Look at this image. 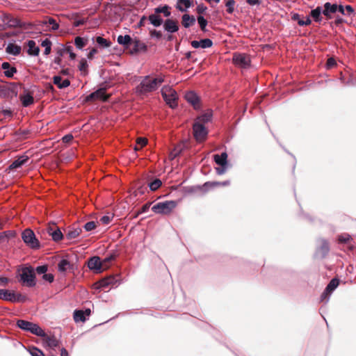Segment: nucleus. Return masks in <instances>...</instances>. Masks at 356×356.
Masks as SVG:
<instances>
[{
    "label": "nucleus",
    "mask_w": 356,
    "mask_h": 356,
    "mask_svg": "<svg viewBox=\"0 0 356 356\" xmlns=\"http://www.w3.org/2000/svg\"><path fill=\"white\" fill-rule=\"evenodd\" d=\"M233 62L241 67L247 68L250 66L251 60L250 56L246 54L235 53L233 56Z\"/></svg>",
    "instance_id": "obj_10"
},
{
    "label": "nucleus",
    "mask_w": 356,
    "mask_h": 356,
    "mask_svg": "<svg viewBox=\"0 0 356 356\" xmlns=\"http://www.w3.org/2000/svg\"><path fill=\"white\" fill-rule=\"evenodd\" d=\"M0 298L12 302H24L26 300V296H22L20 293H15V292H10L6 289H1Z\"/></svg>",
    "instance_id": "obj_7"
},
{
    "label": "nucleus",
    "mask_w": 356,
    "mask_h": 356,
    "mask_svg": "<svg viewBox=\"0 0 356 356\" xmlns=\"http://www.w3.org/2000/svg\"><path fill=\"white\" fill-rule=\"evenodd\" d=\"M227 156V152H223L220 154L213 155V160L218 165H228Z\"/></svg>",
    "instance_id": "obj_24"
},
{
    "label": "nucleus",
    "mask_w": 356,
    "mask_h": 356,
    "mask_svg": "<svg viewBox=\"0 0 356 356\" xmlns=\"http://www.w3.org/2000/svg\"><path fill=\"white\" fill-rule=\"evenodd\" d=\"M163 98L165 103L172 108L177 106V100L178 99L176 91L169 86H165L161 90Z\"/></svg>",
    "instance_id": "obj_2"
},
{
    "label": "nucleus",
    "mask_w": 356,
    "mask_h": 356,
    "mask_svg": "<svg viewBox=\"0 0 356 356\" xmlns=\"http://www.w3.org/2000/svg\"><path fill=\"white\" fill-rule=\"evenodd\" d=\"M193 136L197 142H202L206 140L208 131L204 124L200 122H195L193 126Z\"/></svg>",
    "instance_id": "obj_8"
},
{
    "label": "nucleus",
    "mask_w": 356,
    "mask_h": 356,
    "mask_svg": "<svg viewBox=\"0 0 356 356\" xmlns=\"http://www.w3.org/2000/svg\"><path fill=\"white\" fill-rule=\"evenodd\" d=\"M228 165H219V167L216 168V172L218 175H221L225 173L227 170Z\"/></svg>",
    "instance_id": "obj_56"
},
{
    "label": "nucleus",
    "mask_w": 356,
    "mask_h": 356,
    "mask_svg": "<svg viewBox=\"0 0 356 356\" xmlns=\"http://www.w3.org/2000/svg\"><path fill=\"white\" fill-rule=\"evenodd\" d=\"M212 118V112L208 111L198 118H197L195 122H200V123L204 124L211 120Z\"/></svg>",
    "instance_id": "obj_39"
},
{
    "label": "nucleus",
    "mask_w": 356,
    "mask_h": 356,
    "mask_svg": "<svg viewBox=\"0 0 356 356\" xmlns=\"http://www.w3.org/2000/svg\"><path fill=\"white\" fill-rule=\"evenodd\" d=\"M156 90L155 81H149V76H144L140 84L136 87V92L138 95H145Z\"/></svg>",
    "instance_id": "obj_6"
},
{
    "label": "nucleus",
    "mask_w": 356,
    "mask_h": 356,
    "mask_svg": "<svg viewBox=\"0 0 356 356\" xmlns=\"http://www.w3.org/2000/svg\"><path fill=\"white\" fill-rule=\"evenodd\" d=\"M17 325L20 329L29 331L36 336H44V331L36 323H33L24 320H18Z\"/></svg>",
    "instance_id": "obj_3"
},
{
    "label": "nucleus",
    "mask_w": 356,
    "mask_h": 356,
    "mask_svg": "<svg viewBox=\"0 0 356 356\" xmlns=\"http://www.w3.org/2000/svg\"><path fill=\"white\" fill-rule=\"evenodd\" d=\"M88 267L90 270H95L97 273H101L104 268V263L102 262L100 258L97 256L90 258L88 262Z\"/></svg>",
    "instance_id": "obj_13"
},
{
    "label": "nucleus",
    "mask_w": 356,
    "mask_h": 356,
    "mask_svg": "<svg viewBox=\"0 0 356 356\" xmlns=\"http://www.w3.org/2000/svg\"><path fill=\"white\" fill-rule=\"evenodd\" d=\"M133 39L129 35H120L118 36L117 41L118 42L124 46L125 48H128L129 46L131 44Z\"/></svg>",
    "instance_id": "obj_31"
},
{
    "label": "nucleus",
    "mask_w": 356,
    "mask_h": 356,
    "mask_svg": "<svg viewBox=\"0 0 356 356\" xmlns=\"http://www.w3.org/2000/svg\"><path fill=\"white\" fill-rule=\"evenodd\" d=\"M225 6L227 7V12L229 14H232L234 11L235 1L234 0H226Z\"/></svg>",
    "instance_id": "obj_49"
},
{
    "label": "nucleus",
    "mask_w": 356,
    "mask_h": 356,
    "mask_svg": "<svg viewBox=\"0 0 356 356\" xmlns=\"http://www.w3.org/2000/svg\"><path fill=\"white\" fill-rule=\"evenodd\" d=\"M73 317L76 323L84 322L86 320V317L85 316V312H83V310L81 309L74 310Z\"/></svg>",
    "instance_id": "obj_37"
},
{
    "label": "nucleus",
    "mask_w": 356,
    "mask_h": 356,
    "mask_svg": "<svg viewBox=\"0 0 356 356\" xmlns=\"http://www.w3.org/2000/svg\"><path fill=\"white\" fill-rule=\"evenodd\" d=\"M48 270V267L47 265H42L36 267L35 270H34L39 275H44Z\"/></svg>",
    "instance_id": "obj_51"
},
{
    "label": "nucleus",
    "mask_w": 356,
    "mask_h": 356,
    "mask_svg": "<svg viewBox=\"0 0 356 356\" xmlns=\"http://www.w3.org/2000/svg\"><path fill=\"white\" fill-rule=\"evenodd\" d=\"M323 8L317 6L316 8L312 9L310 12V16L314 19L316 22H321L323 21Z\"/></svg>",
    "instance_id": "obj_23"
},
{
    "label": "nucleus",
    "mask_w": 356,
    "mask_h": 356,
    "mask_svg": "<svg viewBox=\"0 0 356 356\" xmlns=\"http://www.w3.org/2000/svg\"><path fill=\"white\" fill-rule=\"evenodd\" d=\"M148 19L150 24H152L154 27H159L164 23L162 17L160 15L156 14L155 13L154 14L149 15Z\"/></svg>",
    "instance_id": "obj_29"
},
{
    "label": "nucleus",
    "mask_w": 356,
    "mask_h": 356,
    "mask_svg": "<svg viewBox=\"0 0 356 356\" xmlns=\"http://www.w3.org/2000/svg\"><path fill=\"white\" fill-rule=\"evenodd\" d=\"M21 49L22 48L20 46L13 43H9L6 47V51L8 54L17 56L20 54Z\"/></svg>",
    "instance_id": "obj_30"
},
{
    "label": "nucleus",
    "mask_w": 356,
    "mask_h": 356,
    "mask_svg": "<svg viewBox=\"0 0 356 356\" xmlns=\"http://www.w3.org/2000/svg\"><path fill=\"white\" fill-rule=\"evenodd\" d=\"M47 232L49 235L51 236L52 240L55 242L60 241L64 236L60 229L55 225L53 226H49L47 228Z\"/></svg>",
    "instance_id": "obj_16"
},
{
    "label": "nucleus",
    "mask_w": 356,
    "mask_h": 356,
    "mask_svg": "<svg viewBox=\"0 0 356 356\" xmlns=\"http://www.w3.org/2000/svg\"><path fill=\"white\" fill-rule=\"evenodd\" d=\"M150 35L152 38L160 39L162 37V33L161 31L154 29L152 31H150Z\"/></svg>",
    "instance_id": "obj_60"
},
{
    "label": "nucleus",
    "mask_w": 356,
    "mask_h": 356,
    "mask_svg": "<svg viewBox=\"0 0 356 356\" xmlns=\"http://www.w3.org/2000/svg\"><path fill=\"white\" fill-rule=\"evenodd\" d=\"M176 206L175 201L168 200L156 204L152 207V210L157 214H169Z\"/></svg>",
    "instance_id": "obj_5"
},
{
    "label": "nucleus",
    "mask_w": 356,
    "mask_h": 356,
    "mask_svg": "<svg viewBox=\"0 0 356 356\" xmlns=\"http://www.w3.org/2000/svg\"><path fill=\"white\" fill-rule=\"evenodd\" d=\"M95 227V222L94 221H90L84 225L83 228L86 232H90L94 229Z\"/></svg>",
    "instance_id": "obj_54"
},
{
    "label": "nucleus",
    "mask_w": 356,
    "mask_h": 356,
    "mask_svg": "<svg viewBox=\"0 0 356 356\" xmlns=\"http://www.w3.org/2000/svg\"><path fill=\"white\" fill-rule=\"evenodd\" d=\"M131 44H134L133 49L130 51L131 54H137L138 53H145L147 51V44L140 40L138 38H134Z\"/></svg>",
    "instance_id": "obj_14"
},
{
    "label": "nucleus",
    "mask_w": 356,
    "mask_h": 356,
    "mask_svg": "<svg viewBox=\"0 0 356 356\" xmlns=\"http://www.w3.org/2000/svg\"><path fill=\"white\" fill-rule=\"evenodd\" d=\"M73 266L65 259H62L58 264V270L60 273L65 272L67 269H72Z\"/></svg>",
    "instance_id": "obj_33"
},
{
    "label": "nucleus",
    "mask_w": 356,
    "mask_h": 356,
    "mask_svg": "<svg viewBox=\"0 0 356 356\" xmlns=\"http://www.w3.org/2000/svg\"><path fill=\"white\" fill-rule=\"evenodd\" d=\"M41 46L44 47V54L47 56L50 54L51 49V42L50 40L46 38L41 42Z\"/></svg>",
    "instance_id": "obj_41"
},
{
    "label": "nucleus",
    "mask_w": 356,
    "mask_h": 356,
    "mask_svg": "<svg viewBox=\"0 0 356 356\" xmlns=\"http://www.w3.org/2000/svg\"><path fill=\"white\" fill-rule=\"evenodd\" d=\"M1 68L4 70L3 74L8 78H12L17 70L16 67H12L8 62H4L1 64Z\"/></svg>",
    "instance_id": "obj_20"
},
{
    "label": "nucleus",
    "mask_w": 356,
    "mask_h": 356,
    "mask_svg": "<svg viewBox=\"0 0 356 356\" xmlns=\"http://www.w3.org/2000/svg\"><path fill=\"white\" fill-rule=\"evenodd\" d=\"M114 281V277H110L107 278L102 279L99 282L100 287L104 288L108 286L110 284H112Z\"/></svg>",
    "instance_id": "obj_50"
},
{
    "label": "nucleus",
    "mask_w": 356,
    "mask_h": 356,
    "mask_svg": "<svg viewBox=\"0 0 356 356\" xmlns=\"http://www.w3.org/2000/svg\"><path fill=\"white\" fill-rule=\"evenodd\" d=\"M19 277V281L29 287H33L36 285L35 270L32 266L22 268Z\"/></svg>",
    "instance_id": "obj_1"
},
{
    "label": "nucleus",
    "mask_w": 356,
    "mask_h": 356,
    "mask_svg": "<svg viewBox=\"0 0 356 356\" xmlns=\"http://www.w3.org/2000/svg\"><path fill=\"white\" fill-rule=\"evenodd\" d=\"M207 6H204L203 3L198 4L196 8L197 12L199 14H202L203 13H204L207 10Z\"/></svg>",
    "instance_id": "obj_62"
},
{
    "label": "nucleus",
    "mask_w": 356,
    "mask_h": 356,
    "mask_svg": "<svg viewBox=\"0 0 356 356\" xmlns=\"http://www.w3.org/2000/svg\"><path fill=\"white\" fill-rule=\"evenodd\" d=\"M22 238L24 243L31 249L37 250L40 247V241L35 233L31 229H26L22 233Z\"/></svg>",
    "instance_id": "obj_4"
},
{
    "label": "nucleus",
    "mask_w": 356,
    "mask_h": 356,
    "mask_svg": "<svg viewBox=\"0 0 356 356\" xmlns=\"http://www.w3.org/2000/svg\"><path fill=\"white\" fill-rule=\"evenodd\" d=\"M53 83L57 86L59 89H63L70 85L69 79L63 80L60 76H54L53 77Z\"/></svg>",
    "instance_id": "obj_22"
},
{
    "label": "nucleus",
    "mask_w": 356,
    "mask_h": 356,
    "mask_svg": "<svg viewBox=\"0 0 356 356\" xmlns=\"http://www.w3.org/2000/svg\"><path fill=\"white\" fill-rule=\"evenodd\" d=\"M20 100L23 106L27 107L34 102L33 96L30 93H26L24 95L20 96Z\"/></svg>",
    "instance_id": "obj_35"
},
{
    "label": "nucleus",
    "mask_w": 356,
    "mask_h": 356,
    "mask_svg": "<svg viewBox=\"0 0 356 356\" xmlns=\"http://www.w3.org/2000/svg\"><path fill=\"white\" fill-rule=\"evenodd\" d=\"M162 184L159 179H156L149 184V188L151 191H154L157 190Z\"/></svg>",
    "instance_id": "obj_47"
},
{
    "label": "nucleus",
    "mask_w": 356,
    "mask_h": 356,
    "mask_svg": "<svg viewBox=\"0 0 356 356\" xmlns=\"http://www.w3.org/2000/svg\"><path fill=\"white\" fill-rule=\"evenodd\" d=\"M330 252V245L328 241L325 238H318L317 240V248L315 253L316 257L323 259Z\"/></svg>",
    "instance_id": "obj_9"
},
{
    "label": "nucleus",
    "mask_w": 356,
    "mask_h": 356,
    "mask_svg": "<svg viewBox=\"0 0 356 356\" xmlns=\"http://www.w3.org/2000/svg\"><path fill=\"white\" fill-rule=\"evenodd\" d=\"M330 295H331V293H330L329 292H327L326 290L325 289V291L321 296V301L325 300V302H327L330 299Z\"/></svg>",
    "instance_id": "obj_61"
},
{
    "label": "nucleus",
    "mask_w": 356,
    "mask_h": 356,
    "mask_svg": "<svg viewBox=\"0 0 356 356\" xmlns=\"http://www.w3.org/2000/svg\"><path fill=\"white\" fill-rule=\"evenodd\" d=\"M197 22L200 25L201 30L203 32H206L207 31L206 29L207 24H208L207 20L202 15H199L197 18Z\"/></svg>",
    "instance_id": "obj_45"
},
{
    "label": "nucleus",
    "mask_w": 356,
    "mask_h": 356,
    "mask_svg": "<svg viewBox=\"0 0 356 356\" xmlns=\"http://www.w3.org/2000/svg\"><path fill=\"white\" fill-rule=\"evenodd\" d=\"M191 44L195 49H198L200 47L202 49H207L212 47L213 42L209 38H204L200 40V41L193 40Z\"/></svg>",
    "instance_id": "obj_17"
},
{
    "label": "nucleus",
    "mask_w": 356,
    "mask_h": 356,
    "mask_svg": "<svg viewBox=\"0 0 356 356\" xmlns=\"http://www.w3.org/2000/svg\"><path fill=\"white\" fill-rule=\"evenodd\" d=\"M42 279L49 283H51L54 280V276L51 273H45L42 275Z\"/></svg>",
    "instance_id": "obj_57"
},
{
    "label": "nucleus",
    "mask_w": 356,
    "mask_h": 356,
    "mask_svg": "<svg viewBox=\"0 0 356 356\" xmlns=\"http://www.w3.org/2000/svg\"><path fill=\"white\" fill-rule=\"evenodd\" d=\"M185 147L184 144H179L176 145L174 149L170 152L169 154V159L170 160L175 159L177 156H178L184 150Z\"/></svg>",
    "instance_id": "obj_34"
},
{
    "label": "nucleus",
    "mask_w": 356,
    "mask_h": 356,
    "mask_svg": "<svg viewBox=\"0 0 356 356\" xmlns=\"http://www.w3.org/2000/svg\"><path fill=\"white\" fill-rule=\"evenodd\" d=\"M323 15L327 19H330L332 18V14H334L337 12V4L326 2L323 5Z\"/></svg>",
    "instance_id": "obj_15"
},
{
    "label": "nucleus",
    "mask_w": 356,
    "mask_h": 356,
    "mask_svg": "<svg viewBox=\"0 0 356 356\" xmlns=\"http://www.w3.org/2000/svg\"><path fill=\"white\" fill-rule=\"evenodd\" d=\"M163 29L168 33H173L179 30V26L177 22L171 19H167L164 21Z\"/></svg>",
    "instance_id": "obj_18"
},
{
    "label": "nucleus",
    "mask_w": 356,
    "mask_h": 356,
    "mask_svg": "<svg viewBox=\"0 0 356 356\" xmlns=\"http://www.w3.org/2000/svg\"><path fill=\"white\" fill-rule=\"evenodd\" d=\"M185 99L188 103L191 104L195 108H197L199 98L196 93L193 91H189L185 94Z\"/></svg>",
    "instance_id": "obj_25"
},
{
    "label": "nucleus",
    "mask_w": 356,
    "mask_h": 356,
    "mask_svg": "<svg viewBox=\"0 0 356 356\" xmlns=\"http://www.w3.org/2000/svg\"><path fill=\"white\" fill-rule=\"evenodd\" d=\"M108 97L106 95V88H100L97 90L91 92L90 95H87L85 98L86 102H92L97 99H101L103 101H106Z\"/></svg>",
    "instance_id": "obj_11"
},
{
    "label": "nucleus",
    "mask_w": 356,
    "mask_h": 356,
    "mask_svg": "<svg viewBox=\"0 0 356 356\" xmlns=\"http://www.w3.org/2000/svg\"><path fill=\"white\" fill-rule=\"evenodd\" d=\"M96 42L102 48H107L111 45V42L109 40H107L101 36H97L96 38Z\"/></svg>",
    "instance_id": "obj_40"
},
{
    "label": "nucleus",
    "mask_w": 356,
    "mask_h": 356,
    "mask_svg": "<svg viewBox=\"0 0 356 356\" xmlns=\"http://www.w3.org/2000/svg\"><path fill=\"white\" fill-rule=\"evenodd\" d=\"M43 338L44 344L49 348H54L58 346V341L54 335H47L44 332V336H40Z\"/></svg>",
    "instance_id": "obj_19"
},
{
    "label": "nucleus",
    "mask_w": 356,
    "mask_h": 356,
    "mask_svg": "<svg viewBox=\"0 0 356 356\" xmlns=\"http://www.w3.org/2000/svg\"><path fill=\"white\" fill-rule=\"evenodd\" d=\"M88 66L87 60L85 58H81L79 62V70L81 71L83 74H86L88 73Z\"/></svg>",
    "instance_id": "obj_48"
},
{
    "label": "nucleus",
    "mask_w": 356,
    "mask_h": 356,
    "mask_svg": "<svg viewBox=\"0 0 356 356\" xmlns=\"http://www.w3.org/2000/svg\"><path fill=\"white\" fill-rule=\"evenodd\" d=\"M28 46V54L31 56H38L40 52V48L38 46H36L35 42L33 40H28L27 42Z\"/></svg>",
    "instance_id": "obj_26"
},
{
    "label": "nucleus",
    "mask_w": 356,
    "mask_h": 356,
    "mask_svg": "<svg viewBox=\"0 0 356 356\" xmlns=\"http://www.w3.org/2000/svg\"><path fill=\"white\" fill-rule=\"evenodd\" d=\"M117 257V254L115 252L111 253L108 255H107L103 261H102V263H104V268H108L109 267L108 264L113 261Z\"/></svg>",
    "instance_id": "obj_42"
},
{
    "label": "nucleus",
    "mask_w": 356,
    "mask_h": 356,
    "mask_svg": "<svg viewBox=\"0 0 356 356\" xmlns=\"http://www.w3.org/2000/svg\"><path fill=\"white\" fill-rule=\"evenodd\" d=\"M339 280L337 278H333L330 280L329 284L325 287V290L327 292L332 293L336 288L339 286Z\"/></svg>",
    "instance_id": "obj_38"
},
{
    "label": "nucleus",
    "mask_w": 356,
    "mask_h": 356,
    "mask_svg": "<svg viewBox=\"0 0 356 356\" xmlns=\"http://www.w3.org/2000/svg\"><path fill=\"white\" fill-rule=\"evenodd\" d=\"M210 184V181L205 182L203 185H195L188 186L185 188V192L187 194H195V193H202L204 194L209 191V186Z\"/></svg>",
    "instance_id": "obj_12"
},
{
    "label": "nucleus",
    "mask_w": 356,
    "mask_h": 356,
    "mask_svg": "<svg viewBox=\"0 0 356 356\" xmlns=\"http://www.w3.org/2000/svg\"><path fill=\"white\" fill-rule=\"evenodd\" d=\"M351 239V236L348 234H343L339 236V242L346 243Z\"/></svg>",
    "instance_id": "obj_53"
},
{
    "label": "nucleus",
    "mask_w": 356,
    "mask_h": 356,
    "mask_svg": "<svg viewBox=\"0 0 356 356\" xmlns=\"http://www.w3.org/2000/svg\"><path fill=\"white\" fill-rule=\"evenodd\" d=\"M170 6L168 5H164L163 6H158L154 8V13L157 15L163 13L164 17H168L170 16L171 13L169 11Z\"/></svg>",
    "instance_id": "obj_36"
},
{
    "label": "nucleus",
    "mask_w": 356,
    "mask_h": 356,
    "mask_svg": "<svg viewBox=\"0 0 356 356\" xmlns=\"http://www.w3.org/2000/svg\"><path fill=\"white\" fill-rule=\"evenodd\" d=\"M245 1L248 5L251 6H259L261 3V0H245Z\"/></svg>",
    "instance_id": "obj_63"
},
{
    "label": "nucleus",
    "mask_w": 356,
    "mask_h": 356,
    "mask_svg": "<svg viewBox=\"0 0 356 356\" xmlns=\"http://www.w3.org/2000/svg\"><path fill=\"white\" fill-rule=\"evenodd\" d=\"M151 204H152L151 202H148V203H146L145 204H144L142 207V208L140 209V210L137 213L136 216H137L138 215H139L140 213L147 212L149 209Z\"/></svg>",
    "instance_id": "obj_59"
},
{
    "label": "nucleus",
    "mask_w": 356,
    "mask_h": 356,
    "mask_svg": "<svg viewBox=\"0 0 356 356\" xmlns=\"http://www.w3.org/2000/svg\"><path fill=\"white\" fill-rule=\"evenodd\" d=\"M29 353L31 356H45L42 350L35 347L32 348Z\"/></svg>",
    "instance_id": "obj_52"
},
{
    "label": "nucleus",
    "mask_w": 356,
    "mask_h": 356,
    "mask_svg": "<svg viewBox=\"0 0 356 356\" xmlns=\"http://www.w3.org/2000/svg\"><path fill=\"white\" fill-rule=\"evenodd\" d=\"M29 160V156L26 155H22L19 156L8 167L9 170L16 169L21 168Z\"/></svg>",
    "instance_id": "obj_21"
},
{
    "label": "nucleus",
    "mask_w": 356,
    "mask_h": 356,
    "mask_svg": "<svg viewBox=\"0 0 356 356\" xmlns=\"http://www.w3.org/2000/svg\"><path fill=\"white\" fill-rule=\"evenodd\" d=\"M337 64L336 60L333 58H330L327 61V67L331 68Z\"/></svg>",
    "instance_id": "obj_64"
},
{
    "label": "nucleus",
    "mask_w": 356,
    "mask_h": 356,
    "mask_svg": "<svg viewBox=\"0 0 356 356\" xmlns=\"http://www.w3.org/2000/svg\"><path fill=\"white\" fill-rule=\"evenodd\" d=\"M147 143V140L145 138H138L136 140V145L134 147L135 151H138Z\"/></svg>",
    "instance_id": "obj_46"
},
{
    "label": "nucleus",
    "mask_w": 356,
    "mask_h": 356,
    "mask_svg": "<svg viewBox=\"0 0 356 356\" xmlns=\"http://www.w3.org/2000/svg\"><path fill=\"white\" fill-rule=\"evenodd\" d=\"M182 25L184 28H189L195 22V18L193 15L184 14L182 15Z\"/></svg>",
    "instance_id": "obj_32"
},
{
    "label": "nucleus",
    "mask_w": 356,
    "mask_h": 356,
    "mask_svg": "<svg viewBox=\"0 0 356 356\" xmlns=\"http://www.w3.org/2000/svg\"><path fill=\"white\" fill-rule=\"evenodd\" d=\"M112 219L113 216H103L102 217H101L99 220L102 224L107 225L111 221Z\"/></svg>",
    "instance_id": "obj_58"
},
{
    "label": "nucleus",
    "mask_w": 356,
    "mask_h": 356,
    "mask_svg": "<svg viewBox=\"0 0 356 356\" xmlns=\"http://www.w3.org/2000/svg\"><path fill=\"white\" fill-rule=\"evenodd\" d=\"M49 24V25H51V27L50 29V30H51V31H56L59 28V24L52 17H49L47 21H43L42 22V24H43V25H45V24Z\"/></svg>",
    "instance_id": "obj_43"
},
{
    "label": "nucleus",
    "mask_w": 356,
    "mask_h": 356,
    "mask_svg": "<svg viewBox=\"0 0 356 356\" xmlns=\"http://www.w3.org/2000/svg\"><path fill=\"white\" fill-rule=\"evenodd\" d=\"M87 40H85L84 38L77 36L74 39V44L76 47L79 49H82L83 47H84L86 44Z\"/></svg>",
    "instance_id": "obj_44"
},
{
    "label": "nucleus",
    "mask_w": 356,
    "mask_h": 356,
    "mask_svg": "<svg viewBox=\"0 0 356 356\" xmlns=\"http://www.w3.org/2000/svg\"><path fill=\"white\" fill-rule=\"evenodd\" d=\"M230 184V181L229 180H226V181H222V182H220V181H213V182H210V184H209V187L211 186H228Z\"/></svg>",
    "instance_id": "obj_55"
},
{
    "label": "nucleus",
    "mask_w": 356,
    "mask_h": 356,
    "mask_svg": "<svg viewBox=\"0 0 356 356\" xmlns=\"http://www.w3.org/2000/svg\"><path fill=\"white\" fill-rule=\"evenodd\" d=\"M81 232L82 229L80 227L69 229L65 234V238L70 241H73L79 236Z\"/></svg>",
    "instance_id": "obj_27"
},
{
    "label": "nucleus",
    "mask_w": 356,
    "mask_h": 356,
    "mask_svg": "<svg viewBox=\"0 0 356 356\" xmlns=\"http://www.w3.org/2000/svg\"><path fill=\"white\" fill-rule=\"evenodd\" d=\"M192 6L191 0H177L176 8L181 12H186Z\"/></svg>",
    "instance_id": "obj_28"
}]
</instances>
